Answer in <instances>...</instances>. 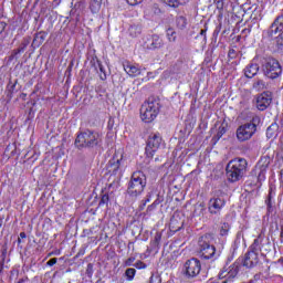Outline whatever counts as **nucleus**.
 Returning <instances> with one entry per match:
<instances>
[{"mask_svg":"<svg viewBox=\"0 0 283 283\" xmlns=\"http://www.w3.org/2000/svg\"><path fill=\"white\" fill-rule=\"evenodd\" d=\"M266 178V168H261L258 175L259 182H262Z\"/></svg>","mask_w":283,"mask_h":283,"instance_id":"72a5a7b5","label":"nucleus"},{"mask_svg":"<svg viewBox=\"0 0 283 283\" xmlns=\"http://www.w3.org/2000/svg\"><path fill=\"white\" fill-rule=\"evenodd\" d=\"M86 275H87V277H92V275H94V264H92V263L87 264Z\"/></svg>","mask_w":283,"mask_h":283,"instance_id":"c9c22d12","label":"nucleus"},{"mask_svg":"<svg viewBox=\"0 0 283 283\" xmlns=\"http://www.w3.org/2000/svg\"><path fill=\"white\" fill-rule=\"evenodd\" d=\"M4 264H6V263H3V262L0 261V274L3 273V265H4Z\"/></svg>","mask_w":283,"mask_h":283,"instance_id":"8fccbe9b","label":"nucleus"},{"mask_svg":"<svg viewBox=\"0 0 283 283\" xmlns=\"http://www.w3.org/2000/svg\"><path fill=\"white\" fill-rule=\"evenodd\" d=\"M200 271H202V263L197 258H191L187 260L184 264V275L188 280H193V277H198L200 275Z\"/></svg>","mask_w":283,"mask_h":283,"instance_id":"1a4fd4ad","label":"nucleus"},{"mask_svg":"<svg viewBox=\"0 0 283 283\" xmlns=\"http://www.w3.org/2000/svg\"><path fill=\"white\" fill-rule=\"evenodd\" d=\"M223 134H227V123H222L219 126L217 135H216L217 140H220Z\"/></svg>","mask_w":283,"mask_h":283,"instance_id":"bb28decb","label":"nucleus"},{"mask_svg":"<svg viewBox=\"0 0 283 283\" xmlns=\"http://www.w3.org/2000/svg\"><path fill=\"white\" fill-rule=\"evenodd\" d=\"M167 36H168V41L175 42L176 41V31L169 29L167 31Z\"/></svg>","mask_w":283,"mask_h":283,"instance_id":"e433bc0d","label":"nucleus"},{"mask_svg":"<svg viewBox=\"0 0 283 283\" xmlns=\"http://www.w3.org/2000/svg\"><path fill=\"white\" fill-rule=\"evenodd\" d=\"M8 24H6V22H0V34L3 33V31L6 30Z\"/></svg>","mask_w":283,"mask_h":283,"instance_id":"a18cd8bd","label":"nucleus"},{"mask_svg":"<svg viewBox=\"0 0 283 283\" xmlns=\"http://www.w3.org/2000/svg\"><path fill=\"white\" fill-rule=\"evenodd\" d=\"M7 255H8V248L4 245L2 247V250H1L0 262L6 263Z\"/></svg>","mask_w":283,"mask_h":283,"instance_id":"f704fd0d","label":"nucleus"},{"mask_svg":"<svg viewBox=\"0 0 283 283\" xmlns=\"http://www.w3.org/2000/svg\"><path fill=\"white\" fill-rule=\"evenodd\" d=\"M125 276H126V280H128V282H132V280H134V277L136 276V269L134 268L126 269Z\"/></svg>","mask_w":283,"mask_h":283,"instance_id":"a878e982","label":"nucleus"},{"mask_svg":"<svg viewBox=\"0 0 283 283\" xmlns=\"http://www.w3.org/2000/svg\"><path fill=\"white\" fill-rule=\"evenodd\" d=\"M134 266H135L136 269H147V264H145V262H143V261H137V262L134 264Z\"/></svg>","mask_w":283,"mask_h":283,"instance_id":"58836bf2","label":"nucleus"},{"mask_svg":"<svg viewBox=\"0 0 283 283\" xmlns=\"http://www.w3.org/2000/svg\"><path fill=\"white\" fill-rule=\"evenodd\" d=\"M275 198V190H273V187H270L268 198L265 199V205L268 207L269 213L273 211V202L272 200Z\"/></svg>","mask_w":283,"mask_h":283,"instance_id":"412c9836","label":"nucleus"},{"mask_svg":"<svg viewBox=\"0 0 283 283\" xmlns=\"http://www.w3.org/2000/svg\"><path fill=\"white\" fill-rule=\"evenodd\" d=\"M128 6H138L143 0H126Z\"/></svg>","mask_w":283,"mask_h":283,"instance_id":"37998d69","label":"nucleus"},{"mask_svg":"<svg viewBox=\"0 0 283 283\" xmlns=\"http://www.w3.org/2000/svg\"><path fill=\"white\" fill-rule=\"evenodd\" d=\"M264 87H266V84L262 80H259L253 83V90H255L256 92H262Z\"/></svg>","mask_w":283,"mask_h":283,"instance_id":"7c9ffc66","label":"nucleus"},{"mask_svg":"<svg viewBox=\"0 0 283 283\" xmlns=\"http://www.w3.org/2000/svg\"><path fill=\"white\" fill-rule=\"evenodd\" d=\"M135 261H136V258H128L125 261V266H133Z\"/></svg>","mask_w":283,"mask_h":283,"instance_id":"79ce46f5","label":"nucleus"},{"mask_svg":"<svg viewBox=\"0 0 283 283\" xmlns=\"http://www.w3.org/2000/svg\"><path fill=\"white\" fill-rule=\"evenodd\" d=\"M229 57L230 59H235V50L234 49H231L228 53Z\"/></svg>","mask_w":283,"mask_h":283,"instance_id":"49530a36","label":"nucleus"},{"mask_svg":"<svg viewBox=\"0 0 283 283\" xmlns=\"http://www.w3.org/2000/svg\"><path fill=\"white\" fill-rule=\"evenodd\" d=\"M260 264V256L258 252L248 251L243 259V266L247 269H255Z\"/></svg>","mask_w":283,"mask_h":283,"instance_id":"4468645a","label":"nucleus"},{"mask_svg":"<svg viewBox=\"0 0 283 283\" xmlns=\"http://www.w3.org/2000/svg\"><path fill=\"white\" fill-rule=\"evenodd\" d=\"M160 112V102L156 97H149L140 107V117L144 123L156 120Z\"/></svg>","mask_w":283,"mask_h":283,"instance_id":"39448f33","label":"nucleus"},{"mask_svg":"<svg viewBox=\"0 0 283 283\" xmlns=\"http://www.w3.org/2000/svg\"><path fill=\"white\" fill-rule=\"evenodd\" d=\"M200 35L203 36L205 41H207V29H201Z\"/></svg>","mask_w":283,"mask_h":283,"instance_id":"de8ad7c7","label":"nucleus"},{"mask_svg":"<svg viewBox=\"0 0 283 283\" xmlns=\"http://www.w3.org/2000/svg\"><path fill=\"white\" fill-rule=\"evenodd\" d=\"M199 255L203 260H212L216 255V245H213V234H203L198 240Z\"/></svg>","mask_w":283,"mask_h":283,"instance_id":"0eeeda50","label":"nucleus"},{"mask_svg":"<svg viewBox=\"0 0 283 283\" xmlns=\"http://www.w3.org/2000/svg\"><path fill=\"white\" fill-rule=\"evenodd\" d=\"M145 187H147V177L143 171H135L128 182L127 193L132 198H138L145 191Z\"/></svg>","mask_w":283,"mask_h":283,"instance_id":"423d86ee","label":"nucleus"},{"mask_svg":"<svg viewBox=\"0 0 283 283\" xmlns=\"http://www.w3.org/2000/svg\"><path fill=\"white\" fill-rule=\"evenodd\" d=\"M164 2L170 8H180V6H187L189 0H164Z\"/></svg>","mask_w":283,"mask_h":283,"instance_id":"b1692460","label":"nucleus"},{"mask_svg":"<svg viewBox=\"0 0 283 283\" xmlns=\"http://www.w3.org/2000/svg\"><path fill=\"white\" fill-rule=\"evenodd\" d=\"M21 53H23V51L19 48L13 50L12 53H11V59H17V55L21 54Z\"/></svg>","mask_w":283,"mask_h":283,"instance_id":"ea45409f","label":"nucleus"},{"mask_svg":"<svg viewBox=\"0 0 283 283\" xmlns=\"http://www.w3.org/2000/svg\"><path fill=\"white\" fill-rule=\"evenodd\" d=\"M98 70L101 72L99 78L101 81H107V72L105 71V66L101 62H97Z\"/></svg>","mask_w":283,"mask_h":283,"instance_id":"c756f323","label":"nucleus"},{"mask_svg":"<svg viewBox=\"0 0 283 283\" xmlns=\"http://www.w3.org/2000/svg\"><path fill=\"white\" fill-rule=\"evenodd\" d=\"M20 238L23 240V239L28 238V235L25 234V232H21Z\"/></svg>","mask_w":283,"mask_h":283,"instance_id":"3c124183","label":"nucleus"},{"mask_svg":"<svg viewBox=\"0 0 283 283\" xmlns=\"http://www.w3.org/2000/svg\"><path fill=\"white\" fill-rule=\"evenodd\" d=\"M124 70L128 76H138L140 74V69L132 64L124 65Z\"/></svg>","mask_w":283,"mask_h":283,"instance_id":"5701e85b","label":"nucleus"},{"mask_svg":"<svg viewBox=\"0 0 283 283\" xmlns=\"http://www.w3.org/2000/svg\"><path fill=\"white\" fill-rule=\"evenodd\" d=\"M76 149H96L103 145V135L96 130L80 132L74 143Z\"/></svg>","mask_w":283,"mask_h":283,"instance_id":"f257e3e1","label":"nucleus"},{"mask_svg":"<svg viewBox=\"0 0 283 283\" xmlns=\"http://www.w3.org/2000/svg\"><path fill=\"white\" fill-rule=\"evenodd\" d=\"M268 39H274L279 52L283 51V14L276 17L265 32Z\"/></svg>","mask_w":283,"mask_h":283,"instance_id":"20e7f679","label":"nucleus"},{"mask_svg":"<svg viewBox=\"0 0 283 283\" xmlns=\"http://www.w3.org/2000/svg\"><path fill=\"white\" fill-rule=\"evenodd\" d=\"M262 282V274H255L252 280L249 281V283H260Z\"/></svg>","mask_w":283,"mask_h":283,"instance_id":"4c0bfd02","label":"nucleus"},{"mask_svg":"<svg viewBox=\"0 0 283 283\" xmlns=\"http://www.w3.org/2000/svg\"><path fill=\"white\" fill-rule=\"evenodd\" d=\"M18 244H21V238L18 239Z\"/></svg>","mask_w":283,"mask_h":283,"instance_id":"864d4df0","label":"nucleus"},{"mask_svg":"<svg viewBox=\"0 0 283 283\" xmlns=\"http://www.w3.org/2000/svg\"><path fill=\"white\" fill-rule=\"evenodd\" d=\"M263 74L268 78L275 80L279 76H282V65H280V62L273 57L268 59L263 64Z\"/></svg>","mask_w":283,"mask_h":283,"instance_id":"9d476101","label":"nucleus"},{"mask_svg":"<svg viewBox=\"0 0 283 283\" xmlns=\"http://www.w3.org/2000/svg\"><path fill=\"white\" fill-rule=\"evenodd\" d=\"M160 240H163V233L156 232L154 241H153L154 249H158V247H160Z\"/></svg>","mask_w":283,"mask_h":283,"instance_id":"2f4dec72","label":"nucleus"},{"mask_svg":"<svg viewBox=\"0 0 283 283\" xmlns=\"http://www.w3.org/2000/svg\"><path fill=\"white\" fill-rule=\"evenodd\" d=\"M146 202H149V198L146 199Z\"/></svg>","mask_w":283,"mask_h":283,"instance_id":"5fc2aeb1","label":"nucleus"},{"mask_svg":"<svg viewBox=\"0 0 283 283\" xmlns=\"http://www.w3.org/2000/svg\"><path fill=\"white\" fill-rule=\"evenodd\" d=\"M160 145H163V136L160 133H153L148 136L147 145H146V156L147 158H154L156 151L160 149Z\"/></svg>","mask_w":283,"mask_h":283,"instance_id":"9b49d317","label":"nucleus"},{"mask_svg":"<svg viewBox=\"0 0 283 283\" xmlns=\"http://www.w3.org/2000/svg\"><path fill=\"white\" fill-rule=\"evenodd\" d=\"M123 163V158L113 157L107 165V171L111 176H120V164Z\"/></svg>","mask_w":283,"mask_h":283,"instance_id":"2eb2a0df","label":"nucleus"},{"mask_svg":"<svg viewBox=\"0 0 283 283\" xmlns=\"http://www.w3.org/2000/svg\"><path fill=\"white\" fill-rule=\"evenodd\" d=\"M109 202V196L103 195L99 205H107Z\"/></svg>","mask_w":283,"mask_h":283,"instance_id":"a19ab883","label":"nucleus"},{"mask_svg":"<svg viewBox=\"0 0 283 283\" xmlns=\"http://www.w3.org/2000/svg\"><path fill=\"white\" fill-rule=\"evenodd\" d=\"M154 280H158V276H156V277L150 276L149 283H154Z\"/></svg>","mask_w":283,"mask_h":283,"instance_id":"603ef678","label":"nucleus"},{"mask_svg":"<svg viewBox=\"0 0 283 283\" xmlns=\"http://www.w3.org/2000/svg\"><path fill=\"white\" fill-rule=\"evenodd\" d=\"M273 101V96L271 95V92L266 91L261 94H259L255 98L256 108L260 112H264L271 105V102Z\"/></svg>","mask_w":283,"mask_h":283,"instance_id":"ddd939ff","label":"nucleus"},{"mask_svg":"<svg viewBox=\"0 0 283 283\" xmlns=\"http://www.w3.org/2000/svg\"><path fill=\"white\" fill-rule=\"evenodd\" d=\"M231 230V226L227 222L221 224L220 228V235H222L223 238L229 235V231Z\"/></svg>","mask_w":283,"mask_h":283,"instance_id":"cd10ccee","label":"nucleus"},{"mask_svg":"<svg viewBox=\"0 0 283 283\" xmlns=\"http://www.w3.org/2000/svg\"><path fill=\"white\" fill-rule=\"evenodd\" d=\"M176 25L179 28V30H185V28H187V18L182 15L177 17Z\"/></svg>","mask_w":283,"mask_h":283,"instance_id":"393cba45","label":"nucleus"},{"mask_svg":"<svg viewBox=\"0 0 283 283\" xmlns=\"http://www.w3.org/2000/svg\"><path fill=\"white\" fill-rule=\"evenodd\" d=\"M128 32L130 36H138L140 34V27L133 24L129 27Z\"/></svg>","mask_w":283,"mask_h":283,"instance_id":"473e14b6","label":"nucleus"},{"mask_svg":"<svg viewBox=\"0 0 283 283\" xmlns=\"http://www.w3.org/2000/svg\"><path fill=\"white\" fill-rule=\"evenodd\" d=\"M56 262H57V259L53 258L46 262V266H54V264H56Z\"/></svg>","mask_w":283,"mask_h":283,"instance_id":"c03bdc74","label":"nucleus"},{"mask_svg":"<svg viewBox=\"0 0 283 283\" xmlns=\"http://www.w3.org/2000/svg\"><path fill=\"white\" fill-rule=\"evenodd\" d=\"M164 46L165 41H163V38H160L158 34H154L151 40L145 45L146 50H160Z\"/></svg>","mask_w":283,"mask_h":283,"instance_id":"dca6fc26","label":"nucleus"},{"mask_svg":"<svg viewBox=\"0 0 283 283\" xmlns=\"http://www.w3.org/2000/svg\"><path fill=\"white\" fill-rule=\"evenodd\" d=\"M258 72H260V64L255 62H250L244 69L247 78H253V76L258 75Z\"/></svg>","mask_w":283,"mask_h":283,"instance_id":"f3484780","label":"nucleus"},{"mask_svg":"<svg viewBox=\"0 0 283 283\" xmlns=\"http://www.w3.org/2000/svg\"><path fill=\"white\" fill-rule=\"evenodd\" d=\"M249 163L242 157L234 158L227 164L226 177L228 182H240L247 176Z\"/></svg>","mask_w":283,"mask_h":283,"instance_id":"f03ea898","label":"nucleus"},{"mask_svg":"<svg viewBox=\"0 0 283 283\" xmlns=\"http://www.w3.org/2000/svg\"><path fill=\"white\" fill-rule=\"evenodd\" d=\"M48 36V33L40 31L39 33H36L34 35V39L32 41V48H41V45H43V42L45 41Z\"/></svg>","mask_w":283,"mask_h":283,"instance_id":"a211bd4d","label":"nucleus"},{"mask_svg":"<svg viewBox=\"0 0 283 283\" xmlns=\"http://www.w3.org/2000/svg\"><path fill=\"white\" fill-rule=\"evenodd\" d=\"M240 273V263H233L230 266H224L219 273V280H223L221 283H233V280L238 277Z\"/></svg>","mask_w":283,"mask_h":283,"instance_id":"f8f14e48","label":"nucleus"},{"mask_svg":"<svg viewBox=\"0 0 283 283\" xmlns=\"http://www.w3.org/2000/svg\"><path fill=\"white\" fill-rule=\"evenodd\" d=\"M258 125H260V117L258 116L252 117V119L245 124H241L235 130L237 140L239 143L251 140L253 136H255V132H258Z\"/></svg>","mask_w":283,"mask_h":283,"instance_id":"7ed1b4c3","label":"nucleus"},{"mask_svg":"<svg viewBox=\"0 0 283 283\" xmlns=\"http://www.w3.org/2000/svg\"><path fill=\"white\" fill-rule=\"evenodd\" d=\"M280 132V126L277 123H272L266 129V138H275Z\"/></svg>","mask_w":283,"mask_h":283,"instance_id":"aec40b11","label":"nucleus"},{"mask_svg":"<svg viewBox=\"0 0 283 283\" xmlns=\"http://www.w3.org/2000/svg\"><path fill=\"white\" fill-rule=\"evenodd\" d=\"M32 41V38L31 36H25L23 38L19 49L22 51V52H25V48H28L30 45Z\"/></svg>","mask_w":283,"mask_h":283,"instance_id":"c85d7f7f","label":"nucleus"},{"mask_svg":"<svg viewBox=\"0 0 283 283\" xmlns=\"http://www.w3.org/2000/svg\"><path fill=\"white\" fill-rule=\"evenodd\" d=\"M227 207V195L222 191L214 193L208 201V213L210 216H220Z\"/></svg>","mask_w":283,"mask_h":283,"instance_id":"6e6552de","label":"nucleus"},{"mask_svg":"<svg viewBox=\"0 0 283 283\" xmlns=\"http://www.w3.org/2000/svg\"><path fill=\"white\" fill-rule=\"evenodd\" d=\"M262 249V237H258L256 239H254L253 243L250 245V252L252 253H260Z\"/></svg>","mask_w":283,"mask_h":283,"instance_id":"4be33fe9","label":"nucleus"},{"mask_svg":"<svg viewBox=\"0 0 283 283\" xmlns=\"http://www.w3.org/2000/svg\"><path fill=\"white\" fill-rule=\"evenodd\" d=\"M17 83H19V81L15 80V82L10 86L9 92H14V90L17 88Z\"/></svg>","mask_w":283,"mask_h":283,"instance_id":"09e8293b","label":"nucleus"},{"mask_svg":"<svg viewBox=\"0 0 283 283\" xmlns=\"http://www.w3.org/2000/svg\"><path fill=\"white\" fill-rule=\"evenodd\" d=\"M207 213V207L205 206V203H199L195 206V210H193V216L195 218H205Z\"/></svg>","mask_w":283,"mask_h":283,"instance_id":"6ab92c4d","label":"nucleus"}]
</instances>
